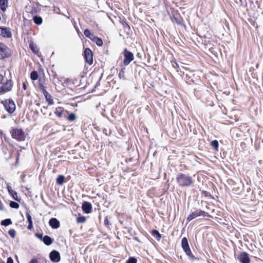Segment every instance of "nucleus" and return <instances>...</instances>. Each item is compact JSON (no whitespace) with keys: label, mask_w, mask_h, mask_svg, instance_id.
I'll use <instances>...</instances> for the list:
<instances>
[{"label":"nucleus","mask_w":263,"mask_h":263,"mask_svg":"<svg viewBox=\"0 0 263 263\" xmlns=\"http://www.w3.org/2000/svg\"><path fill=\"white\" fill-rule=\"evenodd\" d=\"M179 185L182 187L190 186L193 184V179L188 174L179 173L176 177Z\"/></svg>","instance_id":"nucleus-1"},{"label":"nucleus","mask_w":263,"mask_h":263,"mask_svg":"<svg viewBox=\"0 0 263 263\" xmlns=\"http://www.w3.org/2000/svg\"><path fill=\"white\" fill-rule=\"evenodd\" d=\"M6 110L9 114H12L15 109V104L12 99H5L1 101Z\"/></svg>","instance_id":"nucleus-2"},{"label":"nucleus","mask_w":263,"mask_h":263,"mask_svg":"<svg viewBox=\"0 0 263 263\" xmlns=\"http://www.w3.org/2000/svg\"><path fill=\"white\" fill-rule=\"evenodd\" d=\"M200 216L206 217L209 216V213L202 211L201 209H196L195 211L192 212L187 217L186 220L190 221L195 218L198 217Z\"/></svg>","instance_id":"nucleus-3"},{"label":"nucleus","mask_w":263,"mask_h":263,"mask_svg":"<svg viewBox=\"0 0 263 263\" xmlns=\"http://www.w3.org/2000/svg\"><path fill=\"white\" fill-rule=\"evenodd\" d=\"M10 55V49L6 45L0 43V60L9 58Z\"/></svg>","instance_id":"nucleus-4"},{"label":"nucleus","mask_w":263,"mask_h":263,"mask_svg":"<svg viewBox=\"0 0 263 263\" xmlns=\"http://www.w3.org/2000/svg\"><path fill=\"white\" fill-rule=\"evenodd\" d=\"M181 247L187 255L192 258H195L192 254V252L189 245L188 240L186 237H183L182 239Z\"/></svg>","instance_id":"nucleus-5"},{"label":"nucleus","mask_w":263,"mask_h":263,"mask_svg":"<svg viewBox=\"0 0 263 263\" xmlns=\"http://www.w3.org/2000/svg\"><path fill=\"white\" fill-rule=\"evenodd\" d=\"M122 53L124 57L123 64L128 65L134 59V55L132 52L125 49Z\"/></svg>","instance_id":"nucleus-6"},{"label":"nucleus","mask_w":263,"mask_h":263,"mask_svg":"<svg viewBox=\"0 0 263 263\" xmlns=\"http://www.w3.org/2000/svg\"><path fill=\"white\" fill-rule=\"evenodd\" d=\"M12 81L11 80H7L3 85L0 87V93H4L11 90L12 87Z\"/></svg>","instance_id":"nucleus-7"},{"label":"nucleus","mask_w":263,"mask_h":263,"mask_svg":"<svg viewBox=\"0 0 263 263\" xmlns=\"http://www.w3.org/2000/svg\"><path fill=\"white\" fill-rule=\"evenodd\" d=\"M84 57L86 62L89 64L91 65L93 62L92 53L89 48H86L84 51Z\"/></svg>","instance_id":"nucleus-8"},{"label":"nucleus","mask_w":263,"mask_h":263,"mask_svg":"<svg viewBox=\"0 0 263 263\" xmlns=\"http://www.w3.org/2000/svg\"><path fill=\"white\" fill-rule=\"evenodd\" d=\"M50 260L54 262H58L60 261L61 257L59 252L56 250L52 251L49 254Z\"/></svg>","instance_id":"nucleus-9"},{"label":"nucleus","mask_w":263,"mask_h":263,"mask_svg":"<svg viewBox=\"0 0 263 263\" xmlns=\"http://www.w3.org/2000/svg\"><path fill=\"white\" fill-rule=\"evenodd\" d=\"M0 35L4 37L10 38L12 36V33L9 28L0 27Z\"/></svg>","instance_id":"nucleus-10"},{"label":"nucleus","mask_w":263,"mask_h":263,"mask_svg":"<svg viewBox=\"0 0 263 263\" xmlns=\"http://www.w3.org/2000/svg\"><path fill=\"white\" fill-rule=\"evenodd\" d=\"M238 259L241 263H249L250 261L248 254L245 252H241L238 256Z\"/></svg>","instance_id":"nucleus-11"},{"label":"nucleus","mask_w":263,"mask_h":263,"mask_svg":"<svg viewBox=\"0 0 263 263\" xmlns=\"http://www.w3.org/2000/svg\"><path fill=\"white\" fill-rule=\"evenodd\" d=\"M12 137L18 141H24L26 138L25 133H10Z\"/></svg>","instance_id":"nucleus-12"},{"label":"nucleus","mask_w":263,"mask_h":263,"mask_svg":"<svg viewBox=\"0 0 263 263\" xmlns=\"http://www.w3.org/2000/svg\"><path fill=\"white\" fill-rule=\"evenodd\" d=\"M82 209L85 213L88 214L91 212L92 205L89 202L85 201L82 204Z\"/></svg>","instance_id":"nucleus-13"},{"label":"nucleus","mask_w":263,"mask_h":263,"mask_svg":"<svg viewBox=\"0 0 263 263\" xmlns=\"http://www.w3.org/2000/svg\"><path fill=\"white\" fill-rule=\"evenodd\" d=\"M49 224L52 229H58L60 227V222L55 218H52L49 220Z\"/></svg>","instance_id":"nucleus-14"},{"label":"nucleus","mask_w":263,"mask_h":263,"mask_svg":"<svg viewBox=\"0 0 263 263\" xmlns=\"http://www.w3.org/2000/svg\"><path fill=\"white\" fill-rule=\"evenodd\" d=\"M7 190L9 194L14 200L20 201V199L18 198L17 193L16 192L13 191L10 185L7 186Z\"/></svg>","instance_id":"nucleus-15"},{"label":"nucleus","mask_w":263,"mask_h":263,"mask_svg":"<svg viewBox=\"0 0 263 263\" xmlns=\"http://www.w3.org/2000/svg\"><path fill=\"white\" fill-rule=\"evenodd\" d=\"M8 6V0H0V7L1 9L5 12Z\"/></svg>","instance_id":"nucleus-16"},{"label":"nucleus","mask_w":263,"mask_h":263,"mask_svg":"<svg viewBox=\"0 0 263 263\" xmlns=\"http://www.w3.org/2000/svg\"><path fill=\"white\" fill-rule=\"evenodd\" d=\"M26 217L28 220V222L29 223L28 226V230H31L33 228V221L32 220V218L31 215L29 214V213H26Z\"/></svg>","instance_id":"nucleus-17"},{"label":"nucleus","mask_w":263,"mask_h":263,"mask_svg":"<svg viewBox=\"0 0 263 263\" xmlns=\"http://www.w3.org/2000/svg\"><path fill=\"white\" fill-rule=\"evenodd\" d=\"M43 94L47 100L49 104H53V100L51 99V95L49 93V92L47 91L43 92Z\"/></svg>","instance_id":"nucleus-18"},{"label":"nucleus","mask_w":263,"mask_h":263,"mask_svg":"<svg viewBox=\"0 0 263 263\" xmlns=\"http://www.w3.org/2000/svg\"><path fill=\"white\" fill-rule=\"evenodd\" d=\"M43 241L47 246H49L52 243V239L50 237L47 235H46L43 237Z\"/></svg>","instance_id":"nucleus-19"},{"label":"nucleus","mask_w":263,"mask_h":263,"mask_svg":"<svg viewBox=\"0 0 263 263\" xmlns=\"http://www.w3.org/2000/svg\"><path fill=\"white\" fill-rule=\"evenodd\" d=\"M91 41L95 42L96 44L99 46H102L103 45V41L100 37L94 36Z\"/></svg>","instance_id":"nucleus-20"},{"label":"nucleus","mask_w":263,"mask_h":263,"mask_svg":"<svg viewBox=\"0 0 263 263\" xmlns=\"http://www.w3.org/2000/svg\"><path fill=\"white\" fill-rule=\"evenodd\" d=\"M64 109L62 107H58L55 108L54 114L55 115L59 118H61L62 117L63 112Z\"/></svg>","instance_id":"nucleus-21"},{"label":"nucleus","mask_w":263,"mask_h":263,"mask_svg":"<svg viewBox=\"0 0 263 263\" xmlns=\"http://www.w3.org/2000/svg\"><path fill=\"white\" fill-rule=\"evenodd\" d=\"M34 23L36 25H41L43 22L42 18L40 16H34L33 17Z\"/></svg>","instance_id":"nucleus-22"},{"label":"nucleus","mask_w":263,"mask_h":263,"mask_svg":"<svg viewBox=\"0 0 263 263\" xmlns=\"http://www.w3.org/2000/svg\"><path fill=\"white\" fill-rule=\"evenodd\" d=\"M84 34L87 37L89 38L91 40L95 36L93 34H91L90 30L88 29H86L84 30Z\"/></svg>","instance_id":"nucleus-23"},{"label":"nucleus","mask_w":263,"mask_h":263,"mask_svg":"<svg viewBox=\"0 0 263 263\" xmlns=\"http://www.w3.org/2000/svg\"><path fill=\"white\" fill-rule=\"evenodd\" d=\"M39 87L42 90L43 93L46 91V86L45 85V82L41 79H39Z\"/></svg>","instance_id":"nucleus-24"},{"label":"nucleus","mask_w":263,"mask_h":263,"mask_svg":"<svg viewBox=\"0 0 263 263\" xmlns=\"http://www.w3.org/2000/svg\"><path fill=\"white\" fill-rule=\"evenodd\" d=\"M65 177L63 175H60L57 178L56 182L59 185H62L64 182Z\"/></svg>","instance_id":"nucleus-25"},{"label":"nucleus","mask_w":263,"mask_h":263,"mask_svg":"<svg viewBox=\"0 0 263 263\" xmlns=\"http://www.w3.org/2000/svg\"><path fill=\"white\" fill-rule=\"evenodd\" d=\"M38 77L39 75L36 71L34 70L31 72L30 78L31 80L33 81L36 80L38 79Z\"/></svg>","instance_id":"nucleus-26"},{"label":"nucleus","mask_w":263,"mask_h":263,"mask_svg":"<svg viewBox=\"0 0 263 263\" xmlns=\"http://www.w3.org/2000/svg\"><path fill=\"white\" fill-rule=\"evenodd\" d=\"M152 233L153 236L156 237L157 240H159L161 239V235L157 230H154Z\"/></svg>","instance_id":"nucleus-27"},{"label":"nucleus","mask_w":263,"mask_h":263,"mask_svg":"<svg viewBox=\"0 0 263 263\" xmlns=\"http://www.w3.org/2000/svg\"><path fill=\"white\" fill-rule=\"evenodd\" d=\"M211 145L216 151H218V146H219V144H218V142L217 141V140H213L211 142Z\"/></svg>","instance_id":"nucleus-28"},{"label":"nucleus","mask_w":263,"mask_h":263,"mask_svg":"<svg viewBox=\"0 0 263 263\" xmlns=\"http://www.w3.org/2000/svg\"><path fill=\"white\" fill-rule=\"evenodd\" d=\"M12 223V221L10 219H6L1 221V224L4 226H7Z\"/></svg>","instance_id":"nucleus-29"},{"label":"nucleus","mask_w":263,"mask_h":263,"mask_svg":"<svg viewBox=\"0 0 263 263\" xmlns=\"http://www.w3.org/2000/svg\"><path fill=\"white\" fill-rule=\"evenodd\" d=\"M76 118V116L73 113L69 114L68 117H67V120L69 121L72 122Z\"/></svg>","instance_id":"nucleus-30"},{"label":"nucleus","mask_w":263,"mask_h":263,"mask_svg":"<svg viewBox=\"0 0 263 263\" xmlns=\"http://www.w3.org/2000/svg\"><path fill=\"white\" fill-rule=\"evenodd\" d=\"M29 47L33 53H36L37 52L38 50L37 49L35 45L33 43L30 44Z\"/></svg>","instance_id":"nucleus-31"},{"label":"nucleus","mask_w":263,"mask_h":263,"mask_svg":"<svg viewBox=\"0 0 263 263\" xmlns=\"http://www.w3.org/2000/svg\"><path fill=\"white\" fill-rule=\"evenodd\" d=\"M9 205L12 208L18 209L19 208V204L14 201H11Z\"/></svg>","instance_id":"nucleus-32"},{"label":"nucleus","mask_w":263,"mask_h":263,"mask_svg":"<svg viewBox=\"0 0 263 263\" xmlns=\"http://www.w3.org/2000/svg\"><path fill=\"white\" fill-rule=\"evenodd\" d=\"M86 221V218L84 216H79L77 218V221L78 223H83Z\"/></svg>","instance_id":"nucleus-33"},{"label":"nucleus","mask_w":263,"mask_h":263,"mask_svg":"<svg viewBox=\"0 0 263 263\" xmlns=\"http://www.w3.org/2000/svg\"><path fill=\"white\" fill-rule=\"evenodd\" d=\"M8 234L10 235V236L12 238H14L16 235V232H15V230H14V229H10L8 231Z\"/></svg>","instance_id":"nucleus-34"},{"label":"nucleus","mask_w":263,"mask_h":263,"mask_svg":"<svg viewBox=\"0 0 263 263\" xmlns=\"http://www.w3.org/2000/svg\"><path fill=\"white\" fill-rule=\"evenodd\" d=\"M136 262H137V259L134 257H129L126 262V263H136Z\"/></svg>","instance_id":"nucleus-35"},{"label":"nucleus","mask_w":263,"mask_h":263,"mask_svg":"<svg viewBox=\"0 0 263 263\" xmlns=\"http://www.w3.org/2000/svg\"><path fill=\"white\" fill-rule=\"evenodd\" d=\"M119 78L121 79L122 78H124V69H122L119 72L118 74Z\"/></svg>","instance_id":"nucleus-36"},{"label":"nucleus","mask_w":263,"mask_h":263,"mask_svg":"<svg viewBox=\"0 0 263 263\" xmlns=\"http://www.w3.org/2000/svg\"><path fill=\"white\" fill-rule=\"evenodd\" d=\"M35 236L39 238L40 239V240H43V235L42 234H39V233H36L35 234Z\"/></svg>","instance_id":"nucleus-37"},{"label":"nucleus","mask_w":263,"mask_h":263,"mask_svg":"<svg viewBox=\"0 0 263 263\" xmlns=\"http://www.w3.org/2000/svg\"><path fill=\"white\" fill-rule=\"evenodd\" d=\"M7 263H13V259L11 257H8L7 258Z\"/></svg>","instance_id":"nucleus-38"},{"label":"nucleus","mask_w":263,"mask_h":263,"mask_svg":"<svg viewBox=\"0 0 263 263\" xmlns=\"http://www.w3.org/2000/svg\"><path fill=\"white\" fill-rule=\"evenodd\" d=\"M29 263H39V261L36 258H33L31 260Z\"/></svg>","instance_id":"nucleus-39"},{"label":"nucleus","mask_w":263,"mask_h":263,"mask_svg":"<svg viewBox=\"0 0 263 263\" xmlns=\"http://www.w3.org/2000/svg\"><path fill=\"white\" fill-rule=\"evenodd\" d=\"M170 135H168V136L172 137V139H175V137L174 136V133H170Z\"/></svg>","instance_id":"nucleus-40"},{"label":"nucleus","mask_w":263,"mask_h":263,"mask_svg":"<svg viewBox=\"0 0 263 263\" xmlns=\"http://www.w3.org/2000/svg\"><path fill=\"white\" fill-rule=\"evenodd\" d=\"M23 88L24 90H26L27 89V84L26 83H23Z\"/></svg>","instance_id":"nucleus-41"},{"label":"nucleus","mask_w":263,"mask_h":263,"mask_svg":"<svg viewBox=\"0 0 263 263\" xmlns=\"http://www.w3.org/2000/svg\"><path fill=\"white\" fill-rule=\"evenodd\" d=\"M4 77L3 76L0 74V84H1L3 81Z\"/></svg>","instance_id":"nucleus-42"},{"label":"nucleus","mask_w":263,"mask_h":263,"mask_svg":"<svg viewBox=\"0 0 263 263\" xmlns=\"http://www.w3.org/2000/svg\"><path fill=\"white\" fill-rule=\"evenodd\" d=\"M12 132H23V129H13Z\"/></svg>","instance_id":"nucleus-43"},{"label":"nucleus","mask_w":263,"mask_h":263,"mask_svg":"<svg viewBox=\"0 0 263 263\" xmlns=\"http://www.w3.org/2000/svg\"><path fill=\"white\" fill-rule=\"evenodd\" d=\"M173 66L174 68L178 67V65L176 62H175L174 64H173Z\"/></svg>","instance_id":"nucleus-44"},{"label":"nucleus","mask_w":263,"mask_h":263,"mask_svg":"<svg viewBox=\"0 0 263 263\" xmlns=\"http://www.w3.org/2000/svg\"><path fill=\"white\" fill-rule=\"evenodd\" d=\"M3 209V205L2 202L0 201V210H2Z\"/></svg>","instance_id":"nucleus-45"},{"label":"nucleus","mask_w":263,"mask_h":263,"mask_svg":"<svg viewBox=\"0 0 263 263\" xmlns=\"http://www.w3.org/2000/svg\"><path fill=\"white\" fill-rule=\"evenodd\" d=\"M104 223L106 225L108 224V219L107 218H106L105 220H104Z\"/></svg>","instance_id":"nucleus-46"},{"label":"nucleus","mask_w":263,"mask_h":263,"mask_svg":"<svg viewBox=\"0 0 263 263\" xmlns=\"http://www.w3.org/2000/svg\"><path fill=\"white\" fill-rule=\"evenodd\" d=\"M175 20H176V22L178 24H180V22L178 21L176 18H175Z\"/></svg>","instance_id":"nucleus-47"},{"label":"nucleus","mask_w":263,"mask_h":263,"mask_svg":"<svg viewBox=\"0 0 263 263\" xmlns=\"http://www.w3.org/2000/svg\"><path fill=\"white\" fill-rule=\"evenodd\" d=\"M239 1H240V2H242V0H239Z\"/></svg>","instance_id":"nucleus-48"}]
</instances>
